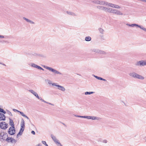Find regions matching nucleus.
Returning <instances> with one entry per match:
<instances>
[{
  "label": "nucleus",
  "instance_id": "obj_26",
  "mask_svg": "<svg viewBox=\"0 0 146 146\" xmlns=\"http://www.w3.org/2000/svg\"><path fill=\"white\" fill-rule=\"evenodd\" d=\"M138 27H139L141 29L146 32V28L143 27L142 26H141L139 25V26Z\"/></svg>",
  "mask_w": 146,
  "mask_h": 146
},
{
  "label": "nucleus",
  "instance_id": "obj_43",
  "mask_svg": "<svg viewBox=\"0 0 146 146\" xmlns=\"http://www.w3.org/2000/svg\"><path fill=\"white\" fill-rule=\"evenodd\" d=\"M1 112H2L4 114H5L6 113V112L5 111H4L3 109H2Z\"/></svg>",
  "mask_w": 146,
  "mask_h": 146
},
{
  "label": "nucleus",
  "instance_id": "obj_52",
  "mask_svg": "<svg viewBox=\"0 0 146 146\" xmlns=\"http://www.w3.org/2000/svg\"><path fill=\"white\" fill-rule=\"evenodd\" d=\"M3 109L0 108V112H1Z\"/></svg>",
  "mask_w": 146,
  "mask_h": 146
},
{
  "label": "nucleus",
  "instance_id": "obj_12",
  "mask_svg": "<svg viewBox=\"0 0 146 146\" xmlns=\"http://www.w3.org/2000/svg\"><path fill=\"white\" fill-rule=\"evenodd\" d=\"M135 78L139 79L141 80H143L144 79V78L143 76L137 73L136 74V76Z\"/></svg>",
  "mask_w": 146,
  "mask_h": 146
},
{
  "label": "nucleus",
  "instance_id": "obj_23",
  "mask_svg": "<svg viewBox=\"0 0 146 146\" xmlns=\"http://www.w3.org/2000/svg\"><path fill=\"white\" fill-rule=\"evenodd\" d=\"M91 38L90 36H86L85 37V40L87 41H89L91 40Z\"/></svg>",
  "mask_w": 146,
  "mask_h": 146
},
{
  "label": "nucleus",
  "instance_id": "obj_38",
  "mask_svg": "<svg viewBox=\"0 0 146 146\" xmlns=\"http://www.w3.org/2000/svg\"><path fill=\"white\" fill-rule=\"evenodd\" d=\"M13 111H14L16 112H19V110H18L16 109H13Z\"/></svg>",
  "mask_w": 146,
  "mask_h": 146
},
{
  "label": "nucleus",
  "instance_id": "obj_2",
  "mask_svg": "<svg viewBox=\"0 0 146 146\" xmlns=\"http://www.w3.org/2000/svg\"><path fill=\"white\" fill-rule=\"evenodd\" d=\"M91 2L97 5H108L114 8L115 6V4L108 3L102 0H94L91 1Z\"/></svg>",
  "mask_w": 146,
  "mask_h": 146
},
{
  "label": "nucleus",
  "instance_id": "obj_51",
  "mask_svg": "<svg viewBox=\"0 0 146 146\" xmlns=\"http://www.w3.org/2000/svg\"><path fill=\"white\" fill-rule=\"evenodd\" d=\"M37 54L36 53H35L33 55H34V56H36L37 55Z\"/></svg>",
  "mask_w": 146,
  "mask_h": 146
},
{
  "label": "nucleus",
  "instance_id": "obj_13",
  "mask_svg": "<svg viewBox=\"0 0 146 146\" xmlns=\"http://www.w3.org/2000/svg\"><path fill=\"white\" fill-rule=\"evenodd\" d=\"M51 137L53 140L56 143H58V141L57 140L55 136L53 135L52 134L51 135Z\"/></svg>",
  "mask_w": 146,
  "mask_h": 146
},
{
  "label": "nucleus",
  "instance_id": "obj_9",
  "mask_svg": "<svg viewBox=\"0 0 146 146\" xmlns=\"http://www.w3.org/2000/svg\"><path fill=\"white\" fill-rule=\"evenodd\" d=\"M53 85H54L58 87V89L61 91L64 92L65 91V88L63 86H61L60 85H58L57 84H53Z\"/></svg>",
  "mask_w": 146,
  "mask_h": 146
},
{
  "label": "nucleus",
  "instance_id": "obj_17",
  "mask_svg": "<svg viewBox=\"0 0 146 146\" xmlns=\"http://www.w3.org/2000/svg\"><path fill=\"white\" fill-rule=\"evenodd\" d=\"M25 121L23 119H22L21 120V128H25Z\"/></svg>",
  "mask_w": 146,
  "mask_h": 146
},
{
  "label": "nucleus",
  "instance_id": "obj_57",
  "mask_svg": "<svg viewBox=\"0 0 146 146\" xmlns=\"http://www.w3.org/2000/svg\"><path fill=\"white\" fill-rule=\"evenodd\" d=\"M63 124L64 125H65V124H64V123H63Z\"/></svg>",
  "mask_w": 146,
  "mask_h": 146
},
{
  "label": "nucleus",
  "instance_id": "obj_28",
  "mask_svg": "<svg viewBox=\"0 0 146 146\" xmlns=\"http://www.w3.org/2000/svg\"><path fill=\"white\" fill-rule=\"evenodd\" d=\"M45 81L48 82V84H52V86H54L53 85V84H57L56 83H52V82L49 80H45Z\"/></svg>",
  "mask_w": 146,
  "mask_h": 146
},
{
  "label": "nucleus",
  "instance_id": "obj_46",
  "mask_svg": "<svg viewBox=\"0 0 146 146\" xmlns=\"http://www.w3.org/2000/svg\"><path fill=\"white\" fill-rule=\"evenodd\" d=\"M4 37V36H3L0 35V38H3Z\"/></svg>",
  "mask_w": 146,
  "mask_h": 146
},
{
  "label": "nucleus",
  "instance_id": "obj_14",
  "mask_svg": "<svg viewBox=\"0 0 146 146\" xmlns=\"http://www.w3.org/2000/svg\"><path fill=\"white\" fill-rule=\"evenodd\" d=\"M9 124L11 126V127H15V125L13 120L10 118L9 119Z\"/></svg>",
  "mask_w": 146,
  "mask_h": 146
},
{
  "label": "nucleus",
  "instance_id": "obj_21",
  "mask_svg": "<svg viewBox=\"0 0 146 146\" xmlns=\"http://www.w3.org/2000/svg\"><path fill=\"white\" fill-rule=\"evenodd\" d=\"M19 112L20 113V114H21V115L22 116H23L27 118L28 119H29V118L26 115H25V114H24L23 112L19 111Z\"/></svg>",
  "mask_w": 146,
  "mask_h": 146
},
{
  "label": "nucleus",
  "instance_id": "obj_50",
  "mask_svg": "<svg viewBox=\"0 0 146 146\" xmlns=\"http://www.w3.org/2000/svg\"><path fill=\"white\" fill-rule=\"evenodd\" d=\"M58 144H59L60 145V146H63L59 142H58Z\"/></svg>",
  "mask_w": 146,
  "mask_h": 146
},
{
  "label": "nucleus",
  "instance_id": "obj_24",
  "mask_svg": "<svg viewBox=\"0 0 146 146\" xmlns=\"http://www.w3.org/2000/svg\"><path fill=\"white\" fill-rule=\"evenodd\" d=\"M99 49H98L94 48L92 49L91 50L92 52H95L96 53H98V52H99Z\"/></svg>",
  "mask_w": 146,
  "mask_h": 146
},
{
  "label": "nucleus",
  "instance_id": "obj_40",
  "mask_svg": "<svg viewBox=\"0 0 146 146\" xmlns=\"http://www.w3.org/2000/svg\"><path fill=\"white\" fill-rule=\"evenodd\" d=\"M103 140V139H102L101 138H100L98 139V142H102V141Z\"/></svg>",
  "mask_w": 146,
  "mask_h": 146
},
{
  "label": "nucleus",
  "instance_id": "obj_29",
  "mask_svg": "<svg viewBox=\"0 0 146 146\" xmlns=\"http://www.w3.org/2000/svg\"><path fill=\"white\" fill-rule=\"evenodd\" d=\"M38 65L35 64L34 63H32L31 65V66L34 67L36 68L37 67Z\"/></svg>",
  "mask_w": 146,
  "mask_h": 146
},
{
  "label": "nucleus",
  "instance_id": "obj_16",
  "mask_svg": "<svg viewBox=\"0 0 146 146\" xmlns=\"http://www.w3.org/2000/svg\"><path fill=\"white\" fill-rule=\"evenodd\" d=\"M136 73L135 72H130L129 74V76L135 78V77L136 76Z\"/></svg>",
  "mask_w": 146,
  "mask_h": 146
},
{
  "label": "nucleus",
  "instance_id": "obj_32",
  "mask_svg": "<svg viewBox=\"0 0 146 146\" xmlns=\"http://www.w3.org/2000/svg\"><path fill=\"white\" fill-rule=\"evenodd\" d=\"M131 27H133L134 26H137L138 27L139 26V25L135 24H131Z\"/></svg>",
  "mask_w": 146,
  "mask_h": 146
},
{
  "label": "nucleus",
  "instance_id": "obj_27",
  "mask_svg": "<svg viewBox=\"0 0 146 146\" xmlns=\"http://www.w3.org/2000/svg\"><path fill=\"white\" fill-rule=\"evenodd\" d=\"M99 30L100 33H101L102 34H103L104 31V30L101 28H99Z\"/></svg>",
  "mask_w": 146,
  "mask_h": 146
},
{
  "label": "nucleus",
  "instance_id": "obj_39",
  "mask_svg": "<svg viewBox=\"0 0 146 146\" xmlns=\"http://www.w3.org/2000/svg\"><path fill=\"white\" fill-rule=\"evenodd\" d=\"M86 118L88 119H91V116H86Z\"/></svg>",
  "mask_w": 146,
  "mask_h": 146
},
{
  "label": "nucleus",
  "instance_id": "obj_10",
  "mask_svg": "<svg viewBox=\"0 0 146 146\" xmlns=\"http://www.w3.org/2000/svg\"><path fill=\"white\" fill-rule=\"evenodd\" d=\"M29 91L33 94L38 99H39V97L38 96V94L35 92L34 91L32 90H29Z\"/></svg>",
  "mask_w": 146,
  "mask_h": 146
},
{
  "label": "nucleus",
  "instance_id": "obj_1",
  "mask_svg": "<svg viewBox=\"0 0 146 146\" xmlns=\"http://www.w3.org/2000/svg\"><path fill=\"white\" fill-rule=\"evenodd\" d=\"M96 8L100 10L109 13H113L117 15H123V13L117 9H113L109 7H107L101 5H98L96 6Z\"/></svg>",
  "mask_w": 146,
  "mask_h": 146
},
{
  "label": "nucleus",
  "instance_id": "obj_41",
  "mask_svg": "<svg viewBox=\"0 0 146 146\" xmlns=\"http://www.w3.org/2000/svg\"><path fill=\"white\" fill-rule=\"evenodd\" d=\"M22 132H21V131H19V133L17 134H18V135H22Z\"/></svg>",
  "mask_w": 146,
  "mask_h": 146
},
{
  "label": "nucleus",
  "instance_id": "obj_30",
  "mask_svg": "<svg viewBox=\"0 0 146 146\" xmlns=\"http://www.w3.org/2000/svg\"><path fill=\"white\" fill-rule=\"evenodd\" d=\"M6 111H7V113L9 115H10L11 116H13V115H12L10 111H9L8 110H6Z\"/></svg>",
  "mask_w": 146,
  "mask_h": 146
},
{
  "label": "nucleus",
  "instance_id": "obj_31",
  "mask_svg": "<svg viewBox=\"0 0 146 146\" xmlns=\"http://www.w3.org/2000/svg\"><path fill=\"white\" fill-rule=\"evenodd\" d=\"M108 142V141L106 139H103V140L102 141V143H106Z\"/></svg>",
  "mask_w": 146,
  "mask_h": 146
},
{
  "label": "nucleus",
  "instance_id": "obj_45",
  "mask_svg": "<svg viewBox=\"0 0 146 146\" xmlns=\"http://www.w3.org/2000/svg\"><path fill=\"white\" fill-rule=\"evenodd\" d=\"M75 116L77 117H82V116H79V115H75Z\"/></svg>",
  "mask_w": 146,
  "mask_h": 146
},
{
  "label": "nucleus",
  "instance_id": "obj_3",
  "mask_svg": "<svg viewBox=\"0 0 146 146\" xmlns=\"http://www.w3.org/2000/svg\"><path fill=\"white\" fill-rule=\"evenodd\" d=\"M135 65L136 66L139 67L146 66V60L137 61L135 62Z\"/></svg>",
  "mask_w": 146,
  "mask_h": 146
},
{
  "label": "nucleus",
  "instance_id": "obj_48",
  "mask_svg": "<svg viewBox=\"0 0 146 146\" xmlns=\"http://www.w3.org/2000/svg\"><path fill=\"white\" fill-rule=\"evenodd\" d=\"M86 116H82V118H86Z\"/></svg>",
  "mask_w": 146,
  "mask_h": 146
},
{
  "label": "nucleus",
  "instance_id": "obj_15",
  "mask_svg": "<svg viewBox=\"0 0 146 146\" xmlns=\"http://www.w3.org/2000/svg\"><path fill=\"white\" fill-rule=\"evenodd\" d=\"M23 19H24L27 22L31 24H35V23L33 21H32L28 19H27L25 17H23Z\"/></svg>",
  "mask_w": 146,
  "mask_h": 146
},
{
  "label": "nucleus",
  "instance_id": "obj_44",
  "mask_svg": "<svg viewBox=\"0 0 146 146\" xmlns=\"http://www.w3.org/2000/svg\"><path fill=\"white\" fill-rule=\"evenodd\" d=\"M31 133L33 135H35V132L34 131H32L31 132Z\"/></svg>",
  "mask_w": 146,
  "mask_h": 146
},
{
  "label": "nucleus",
  "instance_id": "obj_7",
  "mask_svg": "<svg viewBox=\"0 0 146 146\" xmlns=\"http://www.w3.org/2000/svg\"><path fill=\"white\" fill-rule=\"evenodd\" d=\"M8 127V124L5 122L3 121L0 123V128L1 129H5Z\"/></svg>",
  "mask_w": 146,
  "mask_h": 146
},
{
  "label": "nucleus",
  "instance_id": "obj_11",
  "mask_svg": "<svg viewBox=\"0 0 146 146\" xmlns=\"http://www.w3.org/2000/svg\"><path fill=\"white\" fill-rule=\"evenodd\" d=\"M5 115L3 113H0V120L5 121Z\"/></svg>",
  "mask_w": 146,
  "mask_h": 146
},
{
  "label": "nucleus",
  "instance_id": "obj_58",
  "mask_svg": "<svg viewBox=\"0 0 146 146\" xmlns=\"http://www.w3.org/2000/svg\"><path fill=\"white\" fill-rule=\"evenodd\" d=\"M145 141H146V140H145Z\"/></svg>",
  "mask_w": 146,
  "mask_h": 146
},
{
  "label": "nucleus",
  "instance_id": "obj_5",
  "mask_svg": "<svg viewBox=\"0 0 146 146\" xmlns=\"http://www.w3.org/2000/svg\"><path fill=\"white\" fill-rule=\"evenodd\" d=\"M44 67L46 69H48L49 70L51 71L52 72H53L54 74H62L60 72H59L57 70L54 69L51 67H49L46 66H44Z\"/></svg>",
  "mask_w": 146,
  "mask_h": 146
},
{
  "label": "nucleus",
  "instance_id": "obj_56",
  "mask_svg": "<svg viewBox=\"0 0 146 146\" xmlns=\"http://www.w3.org/2000/svg\"><path fill=\"white\" fill-rule=\"evenodd\" d=\"M145 2H146V0H145Z\"/></svg>",
  "mask_w": 146,
  "mask_h": 146
},
{
  "label": "nucleus",
  "instance_id": "obj_20",
  "mask_svg": "<svg viewBox=\"0 0 146 146\" xmlns=\"http://www.w3.org/2000/svg\"><path fill=\"white\" fill-rule=\"evenodd\" d=\"M101 119V118H100L94 116H91V119H92V120L97 119V120H100Z\"/></svg>",
  "mask_w": 146,
  "mask_h": 146
},
{
  "label": "nucleus",
  "instance_id": "obj_4",
  "mask_svg": "<svg viewBox=\"0 0 146 146\" xmlns=\"http://www.w3.org/2000/svg\"><path fill=\"white\" fill-rule=\"evenodd\" d=\"M8 135L6 132H2L0 133V141H3L6 140L7 137H8Z\"/></svg>",
  "mask_w": 146,
  "mask_h": 146
},
{
  "label": "nucleus",
  "instance_id": "obj_37",
  "mask_svg": "<svg viewBox=\"0 0 146 146\" xmlns=\"http://www.w3.org/2000/svg\"><path fill=\"white\" fill-rule=\"evenodd\" d=\"M24 129L25 128H21L20 131H21V132H22V133H23L24 130Z\"/></svg>",
  "mask_w": 146,
  "mask_h": 146
},
{
  "label": "nucleus",
  "instance_id": "obj_25",
  "mask_svg": "<svg viewBox=\"0 0 146 146\" xmlns=\"http://www.w3.org/2000/svg\"><path fill=\"white\" fill-rule=\"evenodd\" d=\"M94 93V92H85V95H90V94H93Z\"/></svg>",
  "mask_w": 146,
  "mask_h": 146
},
{
  "label": "nucleus",
  "instance_id": "obj_49",
  "mask_svg": "<svg viewBox=\"0 0 146 146\" xmlns=\"http://www.w3.org/2000/svg\"><path fill=\"white\" fill-rule=\"evenodd\" d=\"M36 146H42V145L41 144H38V145H36Z\"/></svg>",
  "mask_w": 146,
  "mask_h": 146
},
{
  "label": "nucleus",
  "instance_id": "obj_22",
  "mask_svg": "<svg viewBox=\"0 0 146 146\" xmlns=\"http://www.w3.org/2000/svg\"><path fill=\"white\" fill-rule=\"evenodd\" d=\"M98 53L102 54H106L107 53L104 51L99 50Z\"/></svg>",
  "mask_w": 146,
  "mask_h": 146
},
{
  "label": "nucleus",
  "instance_id": "obj_19",
  "mask_svg": "<svg viewBox=\"0 0 146 146\" xmlns=\"http://www.w3.org/2000/svg\"><path fill=\"white\" fill-rule=\"evenodd\" d=\"M94 76L96 78V79H97L98 80H103V81H106V79H104L102 78L98 77V76H95V75H94Z\"/></svg>",
  "mask_w": 146,
  "mask_h": 146
},
{
  "label": "nucleus",
  "instance_id": "obj_53",
  "mask_svg": "<svg viewBox=\"0 0 146 146\" xmlns=\"http://www.w3.org/2000/svg\"><path fill=\"white\" fill-rule=\"evenodd\" d=\"M0 64H3V65L4 66H6V65H5V64H2V63H0Z\"/></svg>",
  "mask_w": 146,
  "mask_h": 146
},
{
  "label": "nucleus",
  "instance_id": "obj_42",
  "mask_svg": "<svg viewBox=\"0 0 146 146\" xmlns=\"http://www.w3.org/2000/svg\"><path fill=\"white\" fill-rule=\"evenodd\" d=\"M6 42V41H5L4 40H0V42H1V43H3L4 42Z\"/></svg>",
  "mask_w": 146,
  "mask_h": 146
},
{
  "label": "nucleus",
  "instance_id": "obj_36",
  "mask_svg": "<svg viewBox=\"0 0 146 146\" xmlns=\"http://www.w3.org/2000/svg\"><path fill=\"white\" fill-rule=\"evenodd\" d=\"M42 143L45 145L46 146H48V145L46 143V142L44 141H42Z\"/></svg>",
  "mask_w": 146,
  "mask_h": 146
},
{
  "label": "nucleus",
  "instance_id": "obj_35",
  "mask_svg": "<svg viewBox=\"0 0 146 146\" xmlns=\"http://www.w3.org/2000/svg\"><path fill=\"white\" fill-rule=\"evenodd\" d=\"M39 99L40 100H41L42 102H44L45 103H48V102H46V101H44L43 99H42L41 98V97H39V99Z\"/></svg>",
  "mask_w": 146,
  "mask_h": 146
},
{
  "label": "nucleus",
  "instance_id": "obj_18",
  "mask_svg": "<svg viewBox=\"0 0 146 146\" xmlns=\"http://www.w3.org/2000/svg\"><path fill=\"white\" fill-rule=\"evenodd\" d=\"M66 13L68 14L69 15H72L73 16H77V15L75 13H74L73 12H72L67 11L66 12Z\"/></svg>",
  "mask_w": 146,
  "mask_h": 146
},
{
  "label": "nucleus",
  "instance_id": "obj_34",
  "mask_svg": "<svg viewBox=\"0 0 146 146\" xmlns=\"http://www.w3.org/2000/svg\"><path fill=\"white\" fill-rule=\"evenodd\" d=\"M36 68L38 69H40V70H44V69L42 68L41 67H40L39 66H38H38H37V67Z\"/></svg>",
  "mask_w": 146,
  "mask_h": 146
},
{
  "label": "nucleus",
  "instance_id": "obj_6",
  "mask_svg": "<svg viewBox=\"0 0 146 146\" xmlns=\"http://www.w3.org/2000/svg\"><path fill=\"white\" fill-rule=\"evenodd\" d=\"M8 133L9 134L11 135H14L15 133V127H10L8 131Z\"/></svg>",
  "mask_w": 146,
  "mask_h": 146
},
{
  "label": "nucleus",
  "instance_id": "obj_55",
  "mask_svg": "<svg viewBox=\"0 0 146 146\" xmlns=\"http://www.w3.org/2000/svg\"><path fill=\"white\" fill-rule=\"evenodd\" d=\"M19 135H18V134H17V138H18V137H19Z\"/></svg>",
  "mask_w": 146,
  "mask_h": 146
},
{
  "label": "nucleus",
  "instance_id": "obj_8",
  "mask_svg": "<svg viewBox=\"0 0 146 146\" xmlns=\"http://www.w3.org/2000/svg\"><path fill=\"white\" fill-rule=\"evenodd\" d=\"M6 141L8 142H11V143H15L16 141L12 137H7L6 139Z\"/></svg>",
  "mask_w": 146,
  "mask_h": 146
},
{
  "label": "nucleus",
  "instance_id": "obj_33",
  "mask_svg": "<svg viewBox=\"0 0 146 146\" xmlns=\"http://www.w3.org/2000/svg\"><path fill=\"white\" fill-rule=\"evenodd\" d=\"M114 8L116 9H120L121 8V7L119 6L118 5L115 4V6Z\"/></svg>",
  "mask_w": 146,
  "mask_h": 146
},
{
  "label": "nucleus",
  "instance_id": "obj_54",
  "mask_svg": "<svg viewBox=\"0 0 146 146\" xmlns=\"http://www.w3.org/2000/svg\"><path fill=\"white\" fill-rule=\"evenodd\" d=\"M47 103V104H50V105H53V104H51V103H48H48Z\"/></svg>",
  "mask_w": 146,
  "mask_h": 146
},
{
  "label": "nucleus",
  "instance_id": "obj_47",
  "mask_svg": "<svg viewBox=\"0 0 146 146\" xmlns=\"http://www.w3.org/2000/svg\"><path fill=\"white\" fill-rule=\"evenodd\" d=\"M126 25H127V26H129V27H131V24H128V23H127L126 24Z\"/></svg>",
  "mask_w": 146,
  "mask_h": 146
}]
</instances>
